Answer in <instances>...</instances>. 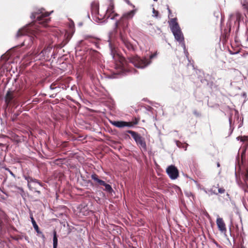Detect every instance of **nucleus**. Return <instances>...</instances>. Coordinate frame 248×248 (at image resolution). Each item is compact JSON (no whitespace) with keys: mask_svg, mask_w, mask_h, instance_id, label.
<instances>
[{"mask_svg":"<svg viewBox=\"0 0 248 248\" xmlns=\"http://www.w3.org/2000/svg\"><path fill=\"white\" fill-rule=\"evenodd\" d=\"M166 172L169 177L173 180L177 179L179 176L177 168L173 165L169 166L166 170Z\"/></svg>","mask_w":248,"mask_h":248,"instance_id":"obj_7","label":"nucleus"},{"mask_svg":"<svg viewBox=\"0 0 248 248\" xmlns=\"http://www.w3.org/2000/svg\"><path fill=\"white\" fill-rule=\"evenodd\" d=\"M109 1V7L107 9V12L110 14L114 13V4L113 0H108Z\"/></svg>","mask_w":248,"mask_h":248,"instance_id":"obj_18","label":"nucleus"},{"mask_svg":"<svg viewBox=\"0 0 248 248\" xmlns=\"http://www.w3.org/2000/svg\"><path fill=\"white\" fill-rule=\"evenodd\" d=\"M6 170L10 172V174L13 176L14 177H15L16 176L15 175V174H14L13 173V172L12 171H11L9 169H6Z\"/></svg>","mask_w":248,"mask_h":248,"instance_id":"obj_35","label":"nucleus"},{"mask_svg":"<svg viewBox=\"0 0 248 248\" xmlns=\"http://www.w3.org/2000/svg\"><path fill=\"white\" fill-rule=\"evenodd\" d=\"M126 132L131 135L136 143L144 139L140 134L135 131L129 130L126 131Z\"/></svg>","mask_w":248,"mask_h":248,"instance_id":"obj_9","label":"nucleus"},{"mask_svg":"<svg viewBox=\"0 0 248 248\" xmlns=\"http://www.w3.org/2000/svg\"><path fill=\"white\" fill-rule=\"evenodd\" d=\"M13 102L14 103H15V100H14V101H13Z\"/></svg>","mask_w":248,"mask_h":248,"instance_id":"obj_42","label":"nucleus"},{"mask_svg":"<svg viewBox=\"0 0 248 248\" xmlns=\"http://www.w3.org/2000/svg\"><path fill=\"white\" fill-rule=\"evenodd\" d=\"M109 46L111 55L115 63V68L121 70H126L127 67V61L122 55L119 54L117 48L110 42Z\"/></svg>","mask_w":248,"mask_h":248,"instance_id":"obj_1","label":"nucleus"},{"mask_svg":"<svg viewBox=\"0 0 248 248\" xmlns=\"http://www.w3.org/2000/svg\"><path fill=\"white\" fill-rule=\"evenodd\" d=\"M154 1H157V0H154Z\"/></svg>","mask_w":248,"mask_h":248,"instance_id":"obj_43","label":"nucleus"},{"mask_svg":"<svg viewBox=\"0 0 248 248\" xmlns=\"http://www.w3.org/2000/svg\"><path fill=\"white\" fill-rule=\"evenodd\" d=\"M25 31L24 30H19L17 33V34H16V36H17V37H19L21 36H23L25 34Z\"/></svg>","mask_w":248,"mask_h":248,"instance_id":"obj_28","label":"nucleus"},{"mask_svg":"<svg viewBox=\"0 0 248 248\" xmlns=\"http://www.w3.org/2000/svg\"><path fill=\"white\" fill-rule=\"evenodd\" d=\"M50 13L48 12L44 13L42 10L32 13L31 18L32 19H36L35 21L42 26L46 27L49 21L50 18L48 17Z\"/></svg>","mask_w":248,"mask_h":248,"instance_id":"obj_3","label":"nucleus"},{"mask_svg":"<svg viewBox=\"0 0 248 248\" xmlns=\"http://www.w3.org/2000/svg\"><path fill=\"white\" fill-rule=\"evenodd\" d=\"M24 178L28 182V187L31 189V185L30 183L32 182L34 183H38L39 185H41V183L37 179H33L32 177H31L29 175H24Z\"/></svg>","mask_w":248,"mask_h":248,"instance_id":"obj_14","label":"nucleus"},{"mask_svg":"<svg viewBox=\"0 0 248 248\" xmlns=\"http://www.w3.org/2000/svg\"><path fill=\"white\" fill-rule=\"evenodd\" d=\"M193 113L195 116H196L197 117H200L201 116V112L196 109H195L193 111Z\"/></svg>","mask_w":248,"mask_h":248,"instance_id":"obj_32","label":"nucleus"},{"mask_svg":"<svg viewBox=\"0 0 248 248\" xmlns=\"http://www.w3.org/2000/svg\"><path fill=\"white\" fill-rule=\"evenodd\" d=\"M120 36L121 41L129 52V54H127V58L128 61H129L128 58L133 57L131 55H132V53L135 52L136 50V46H134L129 41L127 38L124 36L121 32L120 33ZM129 62H130V61H129Z\"/></svg>","mask_w":248,"mask_h":248,"instance_id":"obj_5","label":"nucleus"},{"mask_svg":"<svg viewBox=\"0 0 248 248\" xmlns=\"http://www.w3.org/2000/svg\"><path fill=\"white\" fill-rule=\"evenodd\" d=\"M69 39L68 38V37L67 36L61 43L56 45L55 47L59 49L62 48L67 44V43L69 42Z\"/></svg>","mask_w":248,"mask_h":248,"instance_id":"obj_17","label":"nucleus"},{"mask_svg":"<svg viewBox=\"0 0 248 248\" xmlns=\"http://www.w3.org/2000/svg\"><path fill=\"white\" fill-rule=\"evenodd\" d=\"M125 126H127V127H133L134 126V124H133V123H132V122H125Z\"/></svg>","mask_w":248,"mask_h":248,"instance_id":"obj_34","label":"nucleus"},{"mask_svg":"<svg viewBox=\"0 0 248 248\" xmlns=\"http://www.w3.org/2000/svg\"><path fill=\"white\" fill-rule=\"evenodd\" d=\"M53 248H57L58 245V238L57 235V232L55 230L53 231Z\"/></svg>","mask_w":248,"mask_h":248,"instance_id":"obj_21","label":"nucleus"},{"mask_svg":"<svg viewBox=\"0 0 248 248\" xmlns=\"http://www.w3.org/2000/svg\"><path fill=\"white\" fill-rule=\"evenodd\" d=\"M15 96L13 92L8 91L5 97V102L7 107L11 103H12L13 100Z\"/></svg>","mask_w":248,"mask_h":248,"instance_id":"obj_11","label":"nucleus"},{"mask_svg":"<svg viewBox=\"0 0 248 248\" xmlns=\"http://www.w3.org/2000/svg\"><path fill=\"white\" fill-rule=\"evenodd\" d=\"M238 140H240L242 142H246L245 144L246 148L248 147V136H239L237 138Z\"/></svg>","mask_w":248,"mask_h":248,"instance_id":"obj_22","label":"nucleus"},{"mask_svg":"<svg viewBox=\"0 0 248 248\" xmlns=\"http://www.w3.org/2000/svg\"><path fill=\"white\" fill-rule=\"evenodd\" d=\"M157 52L151 54L149 57V60L146 58H141L137 55L134 57L128 58L130 62L138 68H144L151 63V60L156 57Z\"/></svg>","mask_w":248,"mask_h":248,"instance_id":"obj_2","label":"nucleus"},{"mask_svg":"<svg viewBox=\"0 0 248 248\" xmlns=\"http://www.w3.org/2000/svg\"><path fill=\"white\" fill-rule=\"evenodd\" d=\"M20 111H17V112L14 113L12 116H11V120L13 121V122H14L15 121L17 118V117L18 116V115L20 114Z\"/></svg>","mask_w":248,"mask_h":248,"instance_id":"obj_25","label":"nucleus"},{"mask_svg":"<svg viewBox=\"0 0 248 248\" xmlns=\"http://www.w3.org/2000/svg\"><path fill=\"white\" fill-rule=\"evenodd\" d=\"M91 13L93 15H94L97 18L100 19L101 17H99V5L98 3L93 2L91 4Z\"/></svg>","mask_w":248,"mask_h":248,"instance_id":"obj_10","label":"nucleus"},{"mask_svg":"<svg viewBox=\"0 0 248 248\" xmlns=\"http://www.w3.org/2000/svg\"><path fill=\"white\" fill-rule=\"evenodd\" d=\"M216 222L219 231L222 233H226L227 232V229L223 218L219 217H217Z\"/></svg>","mask_w":248,"mask_h":248,"instance_id":"obj_8","label":"nucleus"},{"mask_svg":"<svg viewBox=\"0 0 248 248\" xmlns=\"http://www.w3.org/2000/svg\"><path fill=\"white\" fill-rule=\"evenodd\" d=\"M242 6L243 9L248 11V1L246 0H244L242 2Z\"/></svg>","mask_w":248,"mask_h":248,"instance_id":"obj_27","label":"nucleus"},{"mask_svg":"<svg viewBox=\"0 0 248 248\" xmlns=\"http://www.w3.org/2000/svg\"><path fill=\"white\" fill-rule=\"evenodd\" d=\"M134 15H135V11L134 10H132L130 12L126 13L124 14L122 16L123 20H124V19H126V20H129L132 18V17H133Z\"/></svg>","mask_w":248,"mask_h":248,"instance_id":"obj_16","label":"nucleus"},{"mask_svg":"<svg viewBox=\"0 0 248 248\" xmlns=\"http://www.w3.org/2000/svg\"><path fill=\"white\" fill-rule=\"evenodd\" d=\"M153 16L155 17H157L158 16L159 13L157 11L155 10V9L154 8L153 9Z\"/></svg>","mask_w":248,"mask_h":248,"instance_id":"obj_33","label":"nucleus"},{"mask_svg":"<svg viewBox=\"0 0 248 248\" xmlns=\"http://www.w3.org/2000/svg\"><path fill=\"white\" fill-rule=\"evenodd\" d=\"M36 192H37L39 194L40 193V191L36 190Z\"/></svg>","mask_w":248,"mask_h":248,"instance_id":"obj_41","label":"nucleus"},{"mask_svg":"<svg viewBox=\"0 0 248 248\" xmlns=\"http://www.w3.org/2000/svg\"><path fill=\"white\" fill-rule=\"evenodd\" d=\"M177 20V18H171L169 22V25L175 39L179 42H182L184 38Z\"/></svg>","mask_w":248,"mask_h":248,"instance_id":"obj_4","label":"nucleus"},{"mask_svg":"<svg viewBox=\"0 0 248 248\" xmlns=\"http://www.w3.org/2000/svg\"><path fill=\"white\" fill-rule=\"evenodd\" d=\"M84 39L86 40H88L90 42H91L92 43H95V41L97 39L96 37L95 36L92 35H89V34H86L84 35Z\"/></svg>","mask_w":248,"mask_h":248,"instance_id":"obj_19","label":"nucleus"},{"mask_svg":"<svg viewBox=\"0 0 248 248\" xmlns=\"http://www.w3.org/2000/svg\"><path fill=\"white\" fill-rule=\"evenodd\" d=\"M91 178L95 182V185L104 186L105 187L104 189V190H106L109 193H111L113 191L111 186L109 184L106 183L105 181L99 179L98 175L95 173L91 175Z\"/></svg>","mask_w":248,"mask_h":248,"instance_id":"obj_6","label":"nucleus"},{"mask_svg":"<svg viewBox=\"0 0 248 248\" xmlns=\"http://www.w3.org/2000/svg\"><path fill=\"white\" fill-rule=\"evenodd\" d=\"M16 188L21 191H23V189L22 187L16 186Z\"/></svg>","mask_w":248,"mask_h":248,"instance_id":"obj_36","label":"nucleus"},{"mask_svg":"<svg viewBox=\"0 0 248 248\" xmlns=\"http://www.w3.org/2000/svg\"><path fill=\"white\" fill-rule=\"evenodd\" d=\"M168 11H169V16H170V15L171 14V10L170 9H168Z\"/></svg>","mask_w":248,"mask_h":248,"instance_id":"obj_37","label":"nucleus"},{"mask_svg":"<svg viewBox=\"0 0 248 248\" xmlns=\"http://www.w3.org/2000/svg\"><path fill=\"white\" fill-rule=\"evenodd\" d=\"M30 218L31 219V223L32 224L34 230H35V231L37 232V231H39V228L38 226L37 225V223H36L32 214L30 215Z\"/></svg>","mask_w":248,"mask_h":248,"instance_id":"obj_23","label":"nucleus"},{"mask_svg":"<svg viewBox=\"0 0 248 248\" xmlns=\"http://www.w3.org/2000/svg\"><path fill=\"white\" fill-rule=\"evenodd\" d=\"M51 48L52 47L51 46H47L41 51L40 54H42L44 56H45L46 54H48V53L50 52Z\"/></svg>","mask_w":248,"mask_h":248,"instance_id":"obj_24","label":"nucleus"},{"mask_svg":"<svg viewBox=\"0 0 248 248\" xmlns=\"http://www.w3.org/2000/svg\"><path fill=\"white\" fill-rule=\"evenodd\" d=\"M210 191L214 194L217 195L218 194H223L225 192V189L223 187H220L219 184L217 186H213L210 189Z\"/></svg>","mask_w":248,"mask_h":248,"instance_id":"obj_13","label":"nucleus"},{"mask_svg":"<svg viewBox=\"0 0 248 248\" xmlns=\"http://www.w3.org/2000/svg\"><path fill=\"white\" fill-rule=\"evenodd\" d=\"M117 28L122 27L124 30H125L128 26V20L126 19L123 20V17L121 18L120 20L116 23Z\"/></svg>","mask_w":248,"mask_h":248,"instance_id":"obj_12","label":"nucleus"},{"mask_svg":"<svg viewBox=\"0 0 248 248\" xmlns=\"http://www.w3.org/2000/svg\"><path fill=\"white\" fill-rule=\"evenodd\" d=\"M110 123L113 125L119 128H122L125 126V121H110Z\"/></svg>","mask_w":248,"mask_h":248,"instance_id":"obj_15","label":"nucleus"},{"mask_svg":"<svg viewBox=\"0 0 248 248\" xmlns=\"http://www.w3.org/2000/svg\"><path fill=\"white\" fill-rule=\"evenodd\" d=\"M27 38H29L30 40H31V42H32V37H31L30 36H28Z\"/></svg>","mask_w":248,"mask_h":248,"instance_id":"obj_39","label":"nucleus"},{"mask_svg":"<svg viewBox=\"0 0 248 248\" xmlns=\"http://www.w3.org/2000/svg\"><path fill=\"white\" fill-rule=\"evenodd\" d=\"M50 88L51 89L53 90L55 88L53 87V84L51 85L50 86Z\"/></svg>","mask_w":248,"mask_h":248,"instance_id":"obj_38","label":"nucleus"},{"mask_svg":"<svg viewBox=\"0 0 248 248\" xmlns=\"http://www.w3.org/2000/svg\"><path fill=\"white\" fill-rule=\"evenodd\" d=\"M217 167H219L220 166L219 162H217Z\"/></svg>","mask_w":248,"mask_h":248,"instance_id":"obj_40","label":"nucleus"},{"mask_svg":"<svg viewBox=\"0 0 248 248\" xmlns=\"http://www.w3.org/2000/svg\"><path fill=\"white\" fill-rule=\"evenodd\" d=\"M235 16L236 17V20L238 22H239V20L241 17V14L239 12H236L235 14Z\"/></svg>","mask_w":248,"mask_h":248,"instance_id":"obj_31","label":"nucleus"},{"mask_svg":"<svg viewBox=\"0 0 248 248\" xmlns=\"http://www.w3.org/2000/svg\"><path fill=\"white\" fill-rule=\"evenodd\" d=\"M243 179L246 183V185H248L247 182L248 181V170H247L244 174Z\"/></svg>","mask_w":248,"mask_h":248,"instance_id":"obj_26","label":"nucleus"},{"mask_svg":"<svg viewBox=\"0 0 248 248\" xmlns=\"http://www.w3.org/2000/svg\"><path fill=\"white\" fill-rule=\"evenodd\" d=\"M137 144L140 148H142L144 151L147 150V146L145 139H143L142 140L138 142V143H137Z\"/></svg>","mask_w":248,"mask_h":248,"instance_id":"obj_20","label":"nucleus"},{"mask_svg":"<svg viewBox=\"0 0 248 248\" xmlns=\"http://www.w3.org/2000/svg\"><path fill=\"white\" fill-rule=\"evenodd\" d=\"M36 232L37 233V235L39 237H41L44 241L45 240L46 237H45V235L44 234V233L42 232H41L40 231V230L39 231H37Z\"/></svg>","mask_w":248,"mask_h":248,"instance_id":"obj_29","label":"nucleus"},{"mask_svg":"<svg viewBox=\"0 0 248 248\" xmlns=\"http://www.w3.org/2000/svg\"><path fill=\"white\" fill-rule=\"evenodd\" d=\"M140 120V119L139 118L135 117L134 119H133L132 121H131L132 123H133V124L134 125L138 124Z\"/></svg>","mask_w":248,"mask_h":248,"instance_id":"obj_30","label":"nucleus"}]
</instances>
